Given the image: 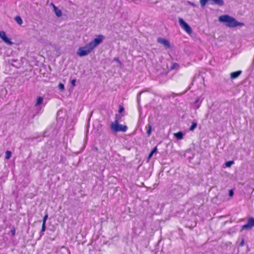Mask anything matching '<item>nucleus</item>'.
I'll list each match as a JSON object with an SVG mask.
<instances>
[{"instance_id": "obj_1", "label": "nucleus", "mask_w": 254, "mask_h": 254, "mask_svg": "<svg viewBox=\"0 0 254 254\" xmlns=\"http://www.w3.org/2000/svg\"><path fill=\"white\" fill-rule=\"evenodd\" d=\"M219 21L226 23V26L231 28L244 25V23L238 22L233 17L227 14L220 16L219 17Z\"/></svg>"}, {"instance_id": "obj_2", "label": "nucleus", "mask_w": 254, "mask_h": 254, "mask_svg": "<svg viewBox=\"0 0 254 254\" xmlns=\"http://www.w3.org/2000/svg\"><path fill=\"white\" fill-rule=\"evenodd\" d=\"M110 128L114 132L119 131L126 132L127 129V127L120 124L117 123H112L110 125Z\"/></svg>"}, {"instance_id": "obj_3", "label": "nucleus", "mask_w": 254, "mask_h": 254, "mask_svg": "<svg viewBox=\"0 0 254 254\" xmlns=\"http://www.w3.org/2000/svg\"><path fill=\"white\" fill-rule=\"evenodd\" d=\"M93 50L87 44L84 47H80L77 51V54L80 57H83L88 55Z\"/></svg>"}, {"instance_id": "obj_4", "label": "nucleus", "mask_w": 254, "mask_h": 254, "mask_svg": "<svg viewBox=\"0 0 254 254\" xmlns=\"http://www.w3.org/2000/svg\"><path fill=\"white\" fill-rule=\"evenodd\" d=\"M104 38L105 37L103 35H98L96 38L88 43L89 47H91V49L93 50L102 42Z\"/></svg>"}, {"instance_id": "obj_5", "label": "nucleus", "mask_w": 254, "mask_h": 254, "mask_svg": "<svg viewBox=\"0 0 254 254\" xmlns=\"http://www.w3.org/2000/svg\"><path fill=\"white\" fill-rule=\"evenodd\" d=\"M201 7H204L207 3L216 4L219 6H223L224 4L223 0H200Z\"/></svg>"}, {"instance_id": "obj_6", "label": "nucleus", "mask_w": 254, "mask_h": 254, "mask_svg": "<svg viewBox=\"0 0 254 254\" xmlns=\"http://www.w3.org/2000/svg\"><path fill=\"white\" fill-rule=\"evenodd\" d=\"M178 20L180 25L186 31V32L189 34H190L192 32V29L191 27L184 21L182 18L179 17Z\"/></svg>"}, {"instance_id": "obj_7", "label": "nucleus", "mask_w": 254, "mask_h": 254, "mask_svg": "<svg viewBox=\"0 0 254 254\" xmlns=\"http://www.w3.org/2000/svg\"><path fill=\"white\" fill-rule=\"evenodd\" d=\"M0 38L8 45H11L12 44V42L11 41L10 39L7 37L5 32L3 31H0Z\"/></svg>"}, {"instance_id": "obj_8", "label": "nucleus", "mask_w": 254, "mask_h": 254, "mask_svg": "<svg viewBox=\"0 0 254 254\" xmlns=\"http://www.w3.org/2000/svg\"><path fill=\"white\" fill-rule=\"evenodd\" d=\"M157 42L163 45L167 49H169L171 47L169 41L167 39L162 38H158L157 39Z\"/></svg>"}, {"instance_id": "obj_9", "label": "nucleus", "mask_w": 254, "mask_h": 254, "mask_svg": "<svg viewBox=\"0 0 254 254\" xmlns=\"http://www.w3.org/2000/svg\"><path fill=\"white\" fill-rule=\"evenodd\" d=\"M52 4L53 6L54 11L56 16L58 17H61L62 15V11L53 3H52Z\"/></svg>"}, {"instance_id": "obj_10", "label": "nucleus", "mask_w": 254, "mask_h": 254, "mask_svg": "<svg viewBox=\"0 0 254 254\" xmlns=\"http://www.w3.org/2000/svg\"><path fill=\"white\" fill-rule=\"evenodd\" d=\"M242 71L241 70H238L235 72H231L230 74V78L232 79H235L237 77H238L241 74Z\"/></svg>"}, {"instance_id": "obj_11", "label": "nucleus", "mask_w": 254, "mask_h": 254, "mask_svg": "<svg viewBox=\"0 0 254 254\" xmlns=\"http://www.w3.org/2000/svg\"><path fill=\"white\" fill-rule=\"evenodd\" d=\"M123 116H124V115L116 114L115 120L114 122H113V123H119V122H120V121H121V119Z\"/></svg>"}, {"instance_id": "obj_12", "label": "nucleus", "mask_w": 254, "mask_h": 254, "mask_svg": "<svg viewBox=\"0 0 254 254\" xmlns=\"http://www.w3.org/2000/svg\"><path fill=\"white\" fill-rule=\"evenodd\" d=\"M175 136L178 139H182L183 138L184 134L182 132L179 131L174 134Z\"/></svg>"}, {"instance_id": "obj_13", "label": "nucleus", "mask_w": 254, "mask_h": 254, "mask_svg": "<svg viewBox=\"0 0 254 254\" xmlns=\"http://www.w3.org/2000/svg\"><path fill=\"white\" fill-rule=\"evenodd\" d=\"M43 100H44V99L43 97L39 96L37 99V101L35 104V106H37L41 105L43 103Z\"/></svg>"}, {"instance_id": "obj_14", "label": "nucleus", "mask_w": 254, "mask_h": 254, "mask_svg": "<svg viewBox=\"0 0 254 254\" xmlns=\"http://www.w3.org/2000/svg\"><path fill=\"white\" fill-rule=\"evenodd\" d=\"M146 128L147 129L146 133L147 134V135L148 136H149L151 135V133L152 126H151V125L148 124L146 127Z\"/></svg>"}, {"instance_id": "obj_15", "label": "nucleus", "mask_w": 254, "mask_h": 254, "mask_svg": "<svg viewBox=\"0 0 254 254\" xmlns=\"http://www.w3.org/2000/svg\"><path fill=\"white\" fill-rule=\"evenodd\" d=\"M14 19L19 25H21L23 23L22 19L19 16H16Z\"/></svg>"}, {"instance_id": "obj_16", "label": "nucleus", "mask_w": 254, "mask_h": 254, "mask_svg": "<svg viewBox=\"0 0 254 254\" xmlns=\"http://www.w3.org/2000/svg\"><path fill=\"white\" fill-rule=\"evenodd\" d=\"M197 124L196 122H193L190 127V130L193 131L197 127Z\"/></svg>"}, {"instance_id": "obj_17", "label": "nucleus", "mask_w": 254, "mask_h": 254, "mask_svg": "<svg viewBox=\"0 0 254 254\" xmlns=\"http://www.w3.org/2000/svg\"><path fill=\"white\" fill-rule=\"evenodd\" d=\"M251 227L252 228L253 227H254V218L251 217L248 219V222Z\"/></svg>"}, {"instance_id": "obj_18", "label": "nucleus", "mask_w": 254, "mask_h": 254, "mask_svg": "<svg viewBox=\"0 0 254 254\" xmlns=\"http://www.w3.org/2000/svg\"><path fill=\"white\" fill-rule=\"evenodd\" d=\"M11 152L9 151V150H7L6 152H5V159H7V160H8L10 159V158L11 157Z\"/></svg>"}, {"instance_id": "obj_19", "label": "nucleus", "mask_w": 254, "mask_h": 254, "mask_svg": "<svg viewBox=\"0 0 254 254\" xmlns=\"http://www.w3.org/2000/svg\"><path fill=\"white\" fill-rule=\"evenodd\" d=\"M252 229V227L250 225L249 223L248 222L247 224L244 225L242 226V230L249 229L250 230Z\"/></svg>"}, {"instance_id": "obj_20", "label": "nucleus", "mask_w": 254, "mask_h": 254, "mask_svg": "<svg viewBox=\"0 0 254 254\" xmlns=\"http://www.w3.org/2000/svg\"><path fill=\"white\" fill-rule=\"evenodd\" d=\"M46 229V224H42V229L40 231V236H42L44 235V232L45 231Z\"/></svg>"}, {"instance_id": "obj_21", "label": "nucleus", "mask_w": 254, "mask_h": 254, "mask_svg": "<svg viewBox=\"0 0 254 254\" xmlns=\"http://www.w3.org/2000/svg\"><path fill=\"white\" fill-rule=\"evenodd\" d=\"M234 163V161H229L225 163V166L227 167H230Z\"/></svg>"}, {"instance_id": "obj_22", "label": "nucleus", "mask_w": 254, "mask_h": 254, "mask_svg": "<svg viewBox=\"0 0 254 254\" xmlns=\"http://www.w3.org/2000/svg\"><path fill=\"white\" fill-rule=\"evenodd\" d=\"M59 88L61 91H63L64 89V84L60 83L59 84Z\"/></svg>"}, {"instance_id": "obj_23", "label": "nucleus", "mask_w": 254, "mask_h": 254, "mask_svg": "<svg viewBox=\"0 0 254 254\" xmlns=\"http://www.w3.org/2000/svg\"><path fill=\"white\" fill-rule=\"evenodd\" d=\"M125 109L123 106L120 105L119 106V113L120 114L122 113L124 111Z\"/></svg>"}, {"instance_id": "obj_24", "label": "nucleus", "mask_w": 254, "mask_h": 254, "mask_svg": "<svg viewBox=\"0 0 254 254\" xmlns=\"http://www.w3.org/2000/svg\"><path fill=\"white\" fill-rule=\"evenodd\" d=\"M48 218V214H46L44 218H43V224H46V221L47 220Z\"/></svg>"}, {"instance_id": "obj_25", "label": "nucleus", "mask_w": 254, "mask_h": 254, "mask_svg": "<svg viewBox=\"0 0 254 254\" xmlns=\"http://www.w3.org/2000/svg\"><path fill=\"white\" fill-rule=\"evenodd\" d=\"M179 67V65L178 64L174 63L173 66L171 67V69H174L175 68Z\"/></svg>"}, {"instance_id": "obj_26", "label": "nucleus", "mask_w": 254, "mask_h": 254, "mask_svg": "<svg viewBox=\"0 0 254 254\" xmlns=\"http://www.w3.org/2000/svg\"><path fill=\"white\" fill-rule=\"evenodd\" d=\"M188 3L189 4L191 5L192 6H193L194 7H197V5L195 3H194V2L189 1H188Z\"/></svg>"}, {"instance_id": "obj_27", "label": "nucleus", "mask_w": 254, "mask_h": 254, "mask_svg": "<svg viewBox=\"0 0 254 254\" xmlns=\"http://www.w3.org/2000/svg\"><path fill=\"white\" fill-rule=\"evenodd\" d=\"M11 232L12 233V236H14L15 235L16 230L15 228L14 227L12 228L11 230Z\"/></svg>"}, {"instance_id": "obj_28", "label": "nucleus", "mask_w": 254, "mask_h": 254, "mask_svg": "<svg viewBox=\"0 0 254 254\" xmlns=\"http://www.w3.org/2000/svg\"><path fill=\"white\" fill-rule=\"evenodd\" d=\"M113 61L118 62L120 65H122V62L120 61V60H119V59L118 58H114Z\"/></svg>"}, {"instance_id": "obj_29", "label": "nucleus", "mask_w": 254, "mask_h": 254, "mask_svg": "<svg viewBox=\"0 0 254 254\" xmlns=\"http://www.w3.org/2000/svg\"><path fill=\"white\" fill-rule=\"evenodd\" d=\"M76 80L75 79H73L71 80V84L72 85V86H74L75 85Z\"/></svg>"}, {"instance_id": "obj_30", "label": "nucleus", "mask_w": 254, "mask_h": 254, "mask_svg": "<svg viewBox=\"0 0 254 254\" xmlns=\"http://www.w3.org/2000/svg\"><path fill=\"white\" fill-rule=\"evenodd\" d=\"M229 195L230 196H232L234 195V192L232 190H230L229 192Z\"/></svg>"}, {"instance_id": "obj_31", "label": "nucleus", "mask_w": 254, "mask_h": 254, "mask_svg": "<svg viewBox=\"0 0 254 254\" xmlns=\"http://www.w3.org/2000/svg\"><path fill=\"white\" fill-rule=\"evenodd\" d=\"M157 147H155L154 148H153V149L152 150V151H151L153 154L156 153L157 152Z\"/></svg>"}, {"instance_id": "obj_32", "label": "nucleus", "mask_w": 254, "mask_h": 254, "mask_svg": "<svg viewBox=\"0 0 254 254\" xmlns=\"http://www.w3.org/2000/svg\"><path fill=\"white\" fill-rule=\"evenodd\" d=\"M153 154L151 152L148 156V160H149L153 156Z\"/></svg>"}, {"instance_id": "obj_33", "label": "nucleus", "mask_w": 254, "mask_h": 254, "mask_svg": "<svg viewBox=\"0 0 254 254\" xmlns=\"http://www.w3.org/2000/svg\"><path fill=\"white\" fill-rule=\"evenodd\" d=\"M244 245V239H243V240H242V242H241V243L240 244V246L242 247V246H243Z\"/></svg>"}, {"instance_id": "obj_34", "label": "nucleus", "mask_w": 254, "mask_h": 254, "mask_svg": "<svg viewBox=\"0 0 254 254\" xmlns=\"http://www.w3.org/2000/svg\"><path fill=\"white\" fill-rule=\"evenodd\" d=\"M199 102V99H197L195 101L194 104H196Z\"/></svg>"}]
</instances>
